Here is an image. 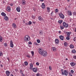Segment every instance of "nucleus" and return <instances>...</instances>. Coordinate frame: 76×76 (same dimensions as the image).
Instances as JSON below:
<instances>
[{
    "mask_svg": "<svg viewBox=\"0 0 76 76\" xmlns=\"http://www.w3.org/2000/svg\"><path fill=\"white\" fill-rule=\"evenodd\" d=\"M25 3H26V1H22V4L23 5H25L26 4Z\"/></svg>",
    "mask_w": 76,
    "mask_h": 76,
    "instance_id": "nucleus-23",
    "label": "nucleus"
},
{
    "mask_svg": "<svg viewBox=\"0 0 76 76\" xmlns=\"http://www.w3.org/2000/svg\"><path fill=\"white\" fill-rule=\"evenodd\" d=\"M39 76H42V75L41 74H39Z\"/></svg>",
    "mask_w": 76,
    "mask_h": 76,
    "instance_id": "nucleus-62",
    "label": "nucleus"
},
{
    "mask_svg": "<svg viewBox=\"0 0 76 76\" xmlns=\"http://www.w3.org/2000/svg\"><path fill=\"white\" fill-rule=\"evenodd\" d=\"M39 34H40V35H43V32H42V31H40L39 33Z\"/></svg>",
    "mask_w": 76,
    "mask_h": 76,
    "instance_id": "nucleus-34",
    "label": "nucleus"
},
{
    "mask_svg": "<svg viewBox=\"0 0 76 76\" xmlns=\"http://www.w3.org/2000/svg\"><path fill=\"white\" fill-rule=\"evenodd\" d=\"M21 74L22 75V76H25V75H24V74Z\"/></svg>",
    "mask_w": 76,
    "mask_h": 76,
    "instance_id": "nucleus-56",
    "label": "nucleus"
},
{
    "mask_svg": "<svg viewBox=\"0 0 76 76\" xmlns=\"http://www.w3.org/2000/svg\"><path fill=\"white\" fill-rule=\"evenodd\" d=\"M38 51L39 54H40L41 55H42V53L44 52L43 50H42L41 49L39 48L38 50Z\"/></svg>",
    "mask_w": 76,
    "mask_h": 76,
    "instance_id": "nucleus-2",
    "label": "nucleus"
},
{
    "mask_svg": "<svg viewBox=\"0 0 76 76\" xmlns=\"http://www.w3.org/2000/svg\"><path fill=\"white\" fill-rule=\"evenodd\" d=\"M24 39L25 41H29L30 40V37H29V36L26 35L24 37Z\"/></svg>",
    "mask_w": 76,
    "mask_h": 76,
    "instance_id": "nucleus-1",
    "label": "nucleus"
},
{
    "mask_svg": "<svg viewBox=\"0 0 76 76\" xmlns=\"http://www.w3.org/2000/svg\"><path fill=\"white\" fill-rule=\"evenodd\" d=\"M59 16L60 18L62 19H64V15L62 13L60 14H59Z\"/></svg>",
    "mask_w": 76,
    "mask_h": 76,
    "instance_id": "nucleus-7",
    "label": "nucleus"
},
{
    "mask_svg": "<svg viewBox=\"0 0 76 76\" xmlns=\"http://www.w3.org/2000/svg\"><path fill=\"white\" fill-rule=\"evenodd\" d=\"M47 55V52L46 51H44L43 53H42V56L43 57H46V56Z\"/></svg>",
    "mask_w": 76,
    "mask_h": 76,
    "instance_id": "nucleus-3",
    "label": "nucleus"
},
{
    "mask_svg": "<svg viewBox=\"0 0 76 76\" xmlns=\"http://www.w3.org/2000/svg\"><path fill=\"white\" fill-rule=\"evenodd\" d=\"M76 37H75L73 39V40L74 41H76Z\"/></svg>",
    "mask_w": 76,
    "mask_h": 76,
    "instance_id": "nucleus-45",
    "label": "nucleus"
},
{
    "mask_svg": "<svg viewBox=\"0 0 76 76\" xmlns=\"http://www.w3.org/2000/svg\"><path fill=\"white\" fill-rule=\"evenodd\" d=\"M36 76H39V73H37V74H36Z\"/></svg>",
    "mask_w": 76,
    "mask_h": 76,
    "instance_id": "nucleus-46",
    "label": "nucleus"
},
{
    "mask_svg": "<svg viewBox=\"0 0 76 76\" xmlns=\"http://www.w3.org/2000/svg\"><path fill=\"white\" fill-rule=\"evenodd\" d=\"M66 40H70V37H66Z\"/></svg>",
    "mask_w": 76,
    "mask_h": 76,
    "instance_id": "nucleus-30",
    "label": "nucleus"
},
{
    "mask_svg": "<svg viewBox=\"0 0 76 76\" xmlns=\"http://www.w3.org/2000/svg\"><path fill=\"white\" fill-rule=\"evenodd\" d=\"M26 25H31L32 24V22L31 21H29V23H25Z\"/></svg>",
    "mask_w": 76,
    "mask_h": 76,
    "instance_id": "nucleus-13",
    "label": "nucleus"
},
{
    "mask_svg": "<svg viewBox=\"0 0 76 76\" xmlns=\"http://www.w3.org/2000/svg\"><path fill=\"white\" fill-rule=\"evenodd\" d=\"M41 1H44V0H39Z\"/></svg>",
    "mask_w": 76,
    "mask_h": 76,
    "instance_id": "nucleus-59",
    "label": "nucleus"
},
{
    "mask_svg": "<svg viewBox=\"0 0 76 76\" xmlns=\"http://www.w3.org/2000/svg\"><path fill=\"white\" fill-rule=\"evenodd\" d=\"M72 53H76V50H73L72 51Z\"/></svg>",
    "mask_w": 76,
    "mask_h": 76,
    "instance_id": "nucleus-41",
    "label": "nucleus"
},
{
    "mask_svg": "<svg viewBox=\"0 0 76 76\" xmlns=\"http://www.w3.org/2000/svg\"><path fill=\"white\" fill-rule=\"evenodd\" d=\"M38 19L39 20H40V21H41L42 20V18L41 16H39V17Z\"/></svg>",
    "mask_w": 76,
    "mask_h": 76,
    "instance_id": "nucleus-24",
    "label": "nucleus"
},
{
    "mask_svg": "<svg viewBox=\"0 0 76 76\" xmlns=\"http://www.w3.org/2000/svg\"><path fill=\"white\" fill-rule=\"evenodd\" d=\"M51 50L53 51H56L57 49L55 47H52Z\"/></svg>",
    "mask_w": 76,
    "mask_h": 76,
    "instance_id": "nucleus-17",
    "label": "nucleus"
},
{
    "mask_svg": "<svg viewBox=\"0 0 76 76\" xmlns=\"http://www.w3.org/2000/svg\"><path fill=\"white\" fill-rule=\"evenodd\" d=\"M12 26L13 28L15 29V28H16V24L13 23L12 24Z\"/></svg>",
    "mask_w": 76,
    "mask_h": 76,
    "instance_id": "nucleus-15",
    "label": "nucleus"
},
{
    "mask_svg": "<svg viewBox=\"0 0 76 76\" xmlns=\"http://www.w3.org/2000/svg\"><path fill=\"white\" fill-rule=\"evenodd\" d=\"M75 31L76 32V28L75 29Z\"/></svg>",
    "mask_w": 76,
    "mask_h": 76,
    "instance_id": "nucleus-64",
    "label": "nucleus"
},
{
    "mask_svg": "<svg viewBox=\"0 0 76 76\" xmlns=\"http://www.w3.org/2000/svg\"><path fill=\"white\" fill-rule=\"evenodd\" d=\"M2 53L1 52H0V56H3Z\"/></svg>",
    "mask_w": 76,
    "mask_h": 76,
    "instance_id": "nucleus-39",
    "label": "nucleus"
},
{
    "mask_svg": "<svg viewBox=\"0 0 76 76\" xmlns=\"http://www.w3.org/2000/svg\"><path fill=\"white\" fill-rule=\"evenodd\" d=\"M73 58H74V59H76V56H73Z\"/></svg>",
    "mask_w": 76,
    "mask_h": 76,
    "instance_id": "nucleus-43",
    "label": "nucleus"
},
{
    "mask_svg": "<svg viewBox=\"0 0 76 76\" xmlns=\"http://www.w3.org/2000/svg\"><path fill=\"white\" fill-rule=\"evenodd\" d=\"M24 63H25V66H27V65H28V62L27 61H25L24 62Z\"/></svg>",
    "mask_w": 76,
    "mask_h": 76,
    "instance_id": "nucleus-29",
    "label": "nucleus"
},
{
    "mask_svg": "<svg viewBox=\"0 0 76 76\" xmlns=\"http://www.w3.org/2000/svg\"><path fill=\"white\" fill-rule=\"evenodd\" d=\"M70 47L71 48H74V46L73 45H70Z\"/></svg>",
    "mask_w": 76,
    "mask_h": 76,
    "instance_id": "nucleus-27",
    "label": "nucleus"
},
{
    "mask_svg": "<svg viewBox=\"0 0 76 76\" xmlns=\"http://www.w3.org/2000/svg\"><path fill=\"white\" fill-rule=\"evenodd\" d=\"M64 72L65 75V76H67L68 75V72H67V70H64Z\"/></svg>",
    "mask_w": 76,
    "mask_h": 76,
    "instance_id": "nucleus-14",
    "label": "nucleus"
},
{
    "mask_svg": "<svg viewBox=\"0 0 76 76\" xmlns=\"http://www.w3.org/2000/svg\"><path fill=\"white\" fill-rule=\"evenodd\" d=\"M37 42L38 43H40V40L39 39H37Z\"/></svg>",
    "mask_w": 76,
    "mask_h": 76,
    "instance_id": "nucleus-35",
    "label": "nucleus"
},
{
    "mask_svg": "<svg viewBox=\"0 0 76 76\" xmlns=\"http://www.w3.org/2000/svg\"><path fill=\"white\" fill-rule=\"evenodd\" d=\"M60 27L61 29H64V27L63 26H60Z\"/></svg>",
    "mask_w": 76,
    "mask_h": 76,
    "instance_id": "nucleus-36",
    "label": "nucleus"
},
{
    "mask_svg": "<svg viewBox=\"0 0 76 76\" xmlns=\"http://www.w3.org/2000/svg\"><path fill=\"white\" fill-rule=\"evenodd\" d=\"M27 57H28V58H30V57H31L30 56H29V55H28L27 56Z\"/></svg>",
    "mask_w": 76,
    "mask_h": 76,
    "instance_id": "nucleus-52",
    "label": "nucleus"
},
{
    "mask_svg": "<svg viewBox=\"0 0 76 76\" xmlns=\"http://www.w3.org/2000/svg\"><path fill=\"white\" fill-rule=\"evenodd\" d=\"M66 36L68 37H70V34H71V32H66Z\"/></svg>",
    "mask_w": 76,
    "mask_h": 76,
    "instance_id": "nucleus-6",
    "label": "nucleus"
},
{
    "mask_svg": "<svg viewBox=\"0 0 76 76\" xmlns=\"http://www.w3.org/2000/svg\"><path fill=\"white\" fill-rule=\"evenodd\" d=\"M62 72V75H64V72Z\"/></svg>",
    "mask_w": 76,
    "mask_h": 76,
    "instance_id": "nucleus-49",
    "label": "nucleus"
},
{
    "mask_svg": "<svg viewBox=\"0 0 76 76\" xmlns=\"http://www.w3.org/2000/svg\"><path fill=\"white\" fill-rule=\"evenodd\" d=\"M4 46L5 47H7V43H6L4 44Z\"/></svg>",
    "mask_w": 76,
    "mask_h": 76,
    "instance_id": "nucleus-37",
    "label": "nucleus"
},
{
    "mask_svg": "<svg viewBox=\"0 0 76 76\" xmlns=\"http://www.w3.org/2000/svg\"><path fill=\"white\" fill-rule=\"evenodd\" d=\"M32 69L33 72H35V73H36V72H37V70H38V69L37 68H32Z\"/></svg>",
    "mask_w": 76,
    "mask_h": 76,
    "instance_id": "nucleus-8",
    "label": "nucleus"
},
{
    "mask_svg": "<svg viewBox=\"0 0 76 76\" xmlns=\"http://www.w3.org/2000/svg\"><path fill=\"white\" fill-rule=\"evenodd\" d=\"M55 12H58V9H56L55 10Z\"/></svg>",
    "mask_w": 76,
    "mask_h": 76,
    "instance_id": "nucleus-42",
    "label": "nucleus"
},
{
    "mask_svg": "<svg viewBox=\"0 0 76 76\" xmlns=\"http://www.w3.org/2000/svg\"><path fill=\"white\" fill-rule=\"evenodd\" d=\"M69 75H70V76H71V75H72V74H71V73H69Z\"/></svg>",
    "mask_w": 76,
    "mask_h": 76,
    "instance_id": "nucleus-55",
    "label": "nucleus"
},
{
    "mask_svg": "<svg viewBox=\"0 0 76 76\" xmlns=\"http://www.w3.org/2000/svg\"><path fill=\"white\" fill-rule=\"evenodd\" d=\"M42 9H45V5L44 3H42Z\"/></svg>",
    "mask_w": 76,
    "mask_h": 76,
    "instance_id": "nucleus-12",
    "label": "nucleus"
},
{
    "mask_svg": "<svg viewBox=\"0 0 76 76\" xmlns=\"http://www.w3.org/2000/svg\"><path fill=\"white\" fill-rule=\"evenodd\" d=\"M10 47H11L12 48H13L14 45H13V42L12 41V40L10 41Z\"/></svg>",
    "mask_w": 76,
    "mask_h": 76,
    "instance_id": "nucleus-5",
    "label": "nucleus"
},
{
    "mask_svg": "<svg viewBox=\"0 0 76 76\" xmlns=\"http://www.w3.org/2000/svg\"><path fill=\"white\" fill-rule=\"evenodd\" d=\"M35 44H36V45H38V43H36Z\"/></svg>",
    "mask_w": 76,
    "mask_h": 76,
    "instance_id": "nucleus-57",
    "label": "nucleus"
},
{
    "mask_svg": "<svg viewBox=\"0 0 76 76\" xmlns=\"http://www.w3.org/2000/svg\"><path fill=\"white\" fill-rule=\"evenodd\" d=\"M13 4H10V6H13Z\"/></svg>",
    "mask_w": 76,
    "mask_h": 76,
    "instance_id": "nucleus-51",
    "label": "nucleus"
},
{
    "mask_svg": "<svg viewBox=\"0 0 76 76\" xmlns=\"http://www.w3.org/2000/svg\"><path fill=\"white\" fill-rule=\"evenodd\" d=\"M73 13H74V14H76V13L75 12H74Z\"/></svg>",
    "mask_w": 76,
    "mask_h": 76,
    "instance_id": "nucleus-63",
    "label": "nucleus"
},
{
    "mask_svg": "<svg viewBox=\"0 0 76 76\" xmlns=\"http://www.w3.org/2000/svg\"><path fill=\"white\" fill-rule=\"evenodd\" d=\"M10 10H11L10 7V6H8L7 7V10L8 12H10Z\"/></svg>",
    "mask_w": 76,
    "mask_h": 76,
    "instance_id": "nucleus-11",
    "label": "nucleus"
},
{
    "mask_svg": "<svg viewBox=\"0 0 76 76\" xmlns=\"http://www.w3.org/2000/svg\"><path fill=\"white\" fill-rule=\"evenodd\" d=\"M36 65H37V66H39V63L38 62H37L36 63Z\"/></svg>",
    "mask_w": 76,
    "mask_h": 76,
    "instance_id": "nucleus-47",
    "label": "nucleus"
},
{
    "mask_svg": "<svg viewBox=\"0 0 76 76\" xmlns=\"http://www.w3.org/2000/svg\"><path fill=\"white\" fill-rule=\"evenodd\" d=\"M47 10L48 12H50V8L49 7H47Z\"/></svg>",
    "mask_w": 76,
    "mask_h": 76,
    "instance_id": "nucleus-26",
    "label": "nucleus"
},
{
    "mask_svg": "<svg viewBox=\"0 0 76 76\" xmlns=\"http://www.w3.org/2000/svg\"><path fill=\"white\" fill-rule=\"evenodd\" d=\"M68 14L69 16H71L72 15V12H69V11H68Z\"/></svg>",
    "mask_w": 76,
    "mask_h": 76,
    "instance_id": "nucleus-31",
    "label": "nucleus"
},
{
    "mask_svg": "<svg viewBox=\"0 0 76 76\" xmlns=\"http://www.w3.org/2000/svg\"><path fill=\"white\" fill-rule=\"evenodd\" d=\"M31 53L32 56H34V52L33 51H32L31 52Z\"/></svg>",
    "mask_w": 76,
    "mask_h": 76,
    "instance_id": "nucleus-33",
    "label": "nucleus"
},
{
    "mask_svg": "<svg viewBox=\"0 0 76 76\" xmlns=\"http://www.w3.org/2000/svg\"><path fill=\"white\" fill-rule=\"evenodd\" d=\"M20 73H21V74H23V71H22V70H20Z\"/></svg>",
    "mask_w": 76,
    "mask_h": 76,
    "instance_id": "nucleus-40",
    "label": "nucleus"
},
{
    "mask_svg": "<svg viewBox=\"0 0 76 76\" xmlns=\"http://www.w3.org/2000/svg\"><path fill=\"white\" fill-rule=\"evenodd\" d=\"M32 17L33 18V19H35V16H33V15H32Z\"/></svg>",
    "mask_w": 76,
    "mask_h": 76,
    "instance_id": "nucleus-53",
    "label": "nucleus"
},
{
    "mask_svg": "<svg viewBox=\"0 0 76 76\" xmlns=\"http://www.w3.org/2000/svg\"><path fill=\"white\" fill-rule=\"evenodd\" d=\"M59 37V38H60L61 40H62V41H63L64 40V37H63V36H60Z\"/></svg>",
    "mask_w": 76,
    "mask_h": 76,
    "instance_id": "nucleus-18",
    "label": "nucleus"
},
{
    "mask_svg": "<svg viewBox=\"0 0 76 76\" xmlns=\"http://www.w3.org/2000/svg\"><path fill=\"white\" fill-rule=\"evenodd\" d=\"M63 26H64L65 28H68V26H69L68 25V24H66V23L65 22H64L63 23Z\"/></svg>",
    "mask_w": 76,
    "mask_h": 76,
    "instance_id": "nucleus-4",
    "label": "nucleus"
},
{
    "mask_svg": "<svg viewBox=\"0 0 76 76\" xmlns=\"http://www.w3.org/2000/svg\"><path fill=\"white\" fill-rule=\"evenodd\" d=\"M3 41V38L1 37H0V42H2Z\"/></svg>",
    "mask_w": 76,
    "mask_h": 76,
    "instance_id": "nucleus-28",
    "label": "nucleus"
},
{
    "mask_svg": "<svg viewBox=\"0 0 76 76\" xmlns=\"http://www.w3.org/2000/svg\"><path fill=\"white\" fill-rule=\"evenodd\" d=\"M1 15L3 16H6V14L4 12H2L1 13Z\"/></svg>",
    "mask_w": 76,
    "mask_h": 76,
    "instance_id": "nucleus-21",
    "label": "nucleus"
},
{
    "mask_svg": "<svg viewBox=\"0 0 76 76\" xmlns=\"http://www.w3.org/2000/svg\"><path fill=\"white\" fill-rule=\"evenodd\" d=\"M16 10L18 12H20V8L19 7H17L16 8Z\"/></svg>",
    "mask_w": 76,
    "mask_h": 76,
    "instance_id": "nucleus-19",
    "label": "nucleus"
},
{
    "mask_svg": "<svg viewBox=\"0 0 76 76\" xmlns=\"http://www.w3.org/2000/svg\"><path fill=\"white\" fill-rule=\"evenodd\" d=\"M6 74L7 75V76H9L10 75V72L9 71H6Z\"/></svg>",
    "mask_w": 76,
    "mask_h": 76,
    "instance_id": "nucleus-10",
    "label": "nucleus"
},
{
    "mask_svg": "<svg viewBox=\"0 0 76 76\" xmlns=\"http://www.w3.org/2000/svg\"><path fill=\"white\" fill-rule=\"evenodd\" d=\"M7 59L9 61V58H7Z\"/></svg>",
    "mask_w": 76,
    "mask_h": 76,
    "instance_id": "nucleus-58",
    "label": "nucleus"
},
{
    "mask_svg": "<svg viewBox=\"0 0 76 76\" xmlns=\"http://www.w3.org/2000/svg\"><path fill=\"white\" fill-rule=\"evenodd\" d=\"M55 41L56 44H58L59 43V40H58V39H56Z\"/></svg>",
    "mask_w": 76,
    "mask_h": 76,
    "instance_id": "nucleus-9",
    "label": "nucleus"
},
{
    "mask_svg": "<svg viewBox=\"0 0 76 76\" xmlns=\"http://www.w3.org/2000/svg\"><path fill=\"white\" fill-rule=\"evenodd\" d=\"M4 19L6 21H8L9 20V18L7 16H5L4 17Z\"/></svg>",
    "mask_w": 76,
    "mask_h": 76,
    "instance_id": "nucleus-16",
    "label": "nucleus"
},
{
    "mask_svg": "<svg viewBox=\"0 0 76 76\" xmlns=\"http://www.w3.org/2000/svg\"><path fill=\"white\" fill-rule=\"evenodd\" d=\"M49 69L50 70H52V68H51V66H49Z\"/></svg>",
    "mask_w": 76,
    "mask_h": 76,
    "instance_id": "nucleus-38",
    "label": "nucleus"
},
{
    "mask_svg": "<svg viewBox=\"0 0 76 76\" xmlns=\"http://www.w3.org/2000/svg\"><path fill=\"white\" fill-rule=\"evenodd\" d=\"M68 44V43L67 42H65L64 43V45L65 47H67V45Z\"/></svg>",
    "mask_w": 76,
    "mask_h": 76,
    "instance_id": "nucleus-25",
    "label": "nucleus"
},
{
    "mask_svg": "<svg viewBox=\"0 0 76 76\" xmlns=\"http://www.w3.org/2000/svg\"><path fill=\"white\" fill-rule=\"evenodd\" d=\"M28 44L31 45V44H32V42H28Z\"/></svg>",
    "mask_w": 76,
    "mask_h": 76,
    "instance_id": "nucleus-48",
    "label": "nucleus"
},
{
    "mask_svg": "<svg viewBox=\"0 0 76 76\" xmlns=\"http://www.w3.org/2000/svg\"><path fill=\"white\" fill-rule=\"evenodd\" d=\"M15 70L16 72H18V70L17 69H15Z\"/></svg>",
    "mask_w": 76,
    "mask_h": 76,
    "instance_id": "nucleus-50",
    "label": "nucleus"
},
{
    "mask_svg": "<svg viewBox=\"0 0 76 76\" xmlns=\"http://www.w3.org/2000/svg\"><path fill=\"white\" fill-rule=\"evenodd\" d=\"M71 73H74V71H73L72 70H71Z\"/></svg>",
    "mask_w": 76,
    "mask_h": 76,
    "instance_id": "nucleus-44",
    "label": "nucleus"
},
{
    "mask_svg": "<svg viewBox=\"0 0 76 76\" xmlns=\"http://www.w3.org/2000/svg\"><path fill=\"white\" fill-rule=\"evenodd\" d=\"M61 72H64V71H63V69H61Z\"/></svg>",
    "mask_w": 76,
    "mask_h": 76,
    "instance_id": "nucleus-54",
    "label": "nucleus"
},
{
    "mask_svg": "<svg viewBox=\"0 0 76 76\" xmlns=\"http://www.w3.org/2000/svg\"><path fill=\"white\" fill-rule=\"evenodd\" d=\"M72 66H74L75 65V63L74 62H71L70 64Z\"/></svg>",
    "mask_w": 76,
    "mask_h": 76,
    "instance_id": "nucleus-20",
    "label": "nucleus"
},
{
    "mask_svg": "<svg viewBox=\"0 0 76 76\" xmlns=\"http://www.w3.org/2000/svg\"><path fill=\"white\" fill-rule=\"evenodd\" d=\"M33 67V64H30V70H32V69Z\"/></svg>",
    "mask_w": 76,
    "mask_h": 76,
    "instance_id": "nucleus-22",
    "label": "nucleus"
},
{
    "mask_svg": "<svg viewBox=\"0 0 76 76\" xmlns=\"http://www.w3.org/2000/svg\"><path fill=\"white\" fill-rule=\"evenodd\" d=\"M10 76H14L12 74H11V75H10Z\"/></svg>",
    "mask_w": 76,
    "mask_h": 76,
    "instance_id": "nucleus-61",
    "label": "nucleus"
},
{
    "mask_svg": "<svg viewBox=\"0 0 76 76\" xmlns=\"http://www.w3.org/2000/svg\"><path fill=\"white\" fill-rule=\"evenodd\" d=\"M59 34H61V31H59L58 32Z\"/></svg>",
    "mask_w": 76,
    "mask_h": 76,
    "instance_id": "nucleus-60",
    "label": "nucleus"
},
{
    "mask_svg": "<svg viewBox=\"0 0 76 76\" xmlns=\"http://www.w3.org/2000/svg\"><path fill=\"white\" fill-rule=\"evenodd\" d=\"M62 22H63V20H60L58 21V23H61Z\"/></svg>",
    "mask_w": 76,
    "mask_h": 76,
    "instance_id": "nucleus-32",
    "label": "nucleus"
}]
</instances>
